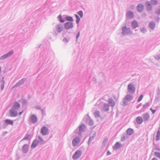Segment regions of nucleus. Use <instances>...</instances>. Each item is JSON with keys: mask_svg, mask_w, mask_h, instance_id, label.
<instances>
[{"mask_svg": "<svg viewBox=\"0 0 160 160\" xmlns=\"http://www.w3.org/2000/svg\"><path fill=\"white\" fill-rule=\"evenodd\" d=\"M157 150H159L160 149H157Z\"/></svg>", "mask_w": 160, "mask_h": 160, "instance_id": "864d4df0", "label": "nucleus"}, {"mask_svg": "<svg viewBox=\"0 0 160 160\" xmlns=\"http://www.w3.org/2000/svg\"><path fill=\"white\" fill-rule=\"evenodd\" d=\"M150 110L152 111V113H154L155 112H156V110H153L152 108H150Z\"/></svg>", "mask_w": 160, "mask_h": 160, "instance_id": "4c0bfd02", "label": "nucleus"}, {"mask_svg": "<svg viewBox=\"0 0 160 160\" xmlns=\"http://www.w3.org/2000/svg\"><path fill=\"white\" fill-rule=\"evenodd\" d=\"M23 82V80H21L20 81V82Z\"/></svg>", "mask_w": 160, "mask_h": 160, "instance_id": "603ef678", "label": "nucleus"}, {"mask_svg": "<svg viewBox=\"0 0 160 160\" xmlns=\"http://www.w3.org/2000/svg\"><path fill=\"white\" fill-rule=\"evenodd\" d=\"M2 86L1 88V89L2 90L3 89V88H4V85H3V84H4V82H2Z\"/></svg>", "mask_w": 160, "mask_h": 160, "instance_id": "ea45409f", "label": "nucleus"}, {"mask_svg": "<svg viewBox=\"0 0 160 160\" xmlns=\"http://www.w3.org/2000/svg\"><path fill=\"white\" fill-rule=\"evenodd\" d=\"M128 90L129 92L134 93L135 91V89L132 85L129 84L128 86Z\"/></svg>", "mask_w": 160, "mask_h": 160, "instance_id": "39448f33", "label": "nucleus"}, {"mask_svg": "<svg viewBox=\"0 0 160 160\" xmlns=\"http://www.w3.org/2000/svg\"><path fill=\"white\" fill-rule=\"evenodd\" d=\"M5 122L7 125L10 124L11 125H12L13 123L12 120L9 119H6L5 121Z\"/></svg>", "mask_w": 160, "mask_h": 160, "instance_id": "f3484780", "label": "nucleus"}, {"mask_svg": "<svg viewBox=\"0 0 160 160\" xmlns=\"http://www.w3.org/2000/svg\"><path fill=\"white\" fill-rule=\"evenodd\" d=\"M110 154L111 153L109 151L108 152H107V154L108 155H110Z\"/></svg>", "mask_w": 160, "mask_h": 160, "instance_id": "de8ad7c7", "label": "nucleus"}, {"mask_svg": "<svg viewBox=\"0 0 160 160\" xmlns=\"http://www.w3.org/2000/svg\"><path fill=\"white\" fill-rule=\"evenodd\" d=\"M13 51L11 50L6 54H7V55H8V56H10L13 53Z\"/></svg>", "mask_w": 160, "mask_h": 160, "instance_id": "c9c22d12", "label": "nucleus"}, {"mask_svg": "<svg viewBox=\"0 0 160 160\" xmlns=\"http://www.w3.org/2000/svg\"><path fill=\"white\" fill-rule=\"evenodd\" d=\"M151 2L153 5H156L157 4V0H151Z\"/></svg>", "mask_w": 160, "mask_h": 160, "instance_id": "bb28decb", "label": "nucleus"}, {"mask_svg": "<svg viewBox=\"0 0 160 160\" xmlns=\"http://www.w3.org/2000/svg\"><path fill=\"white\" fill-rule=\"evenodd\" d=\"M152 160H158L156 158H153Z\"/></svg>", "mask_w": 160, "mask_h": 160, "instance_id": "09e8293b", "label": "nucleus"}, {"mask_svg": "<svg viewBox=\"0 0 160 160\" xmlns=\"http://www.w3.org/2000/svg\"><path fill=\"white\" fill-rule=\"evenodd\" d=\"M121 146V145L119 142H117L115 144L113 148L115 149H118L120 148Z\"/></svg>", "mask_w": 160, "mask_h": 160, "instance_id": "aec40b11", "label": "nucleus"}, {"mask_svg": "<svg viewBox=\"0 0 160 160\" xmlns=\"http://www.w3.org/2000/svg\"><path fill=\"white\" fill-rule=\"evenodd\" d=\"M125 136H123L121 138V141H124L125 140Z\"/></svg>", "mask_w": 160, "mask_h": 160, "instance_id": "58836bf2", "label": "nucleus"}, {"mask_svg": "<svg viewBox=\"0 0 160 160\" xmlns=\"http://www.w3.org/2000/svg\"><path fill=\"white\" fill-rule=\"evenodd\" d=\"M58 18L59 19V21L60 22H63L65 21V20H63L62 18V16L61 15H59L58 16Z\"/></svg>", "mask_w": 160, "mask_h": 160, "instance_id": "c756f323", "label": "nucleus"}, {"mask_svg": "<svg viewBox=\"0 0 160 160\" xmlns=\"http://www.w3.org/2000/svg\"><path fill=\"white\" fill-rule=\"evenodd\" d=\"M143 118L144 121H147L149 119V116L148 114L145 113L143 115Z\"/></svg>", "mask_w": 160, "mask_h": 160, "instance_id": "6ab92c4d", "label": "nucleus"}, {"mask_svg": "<svg viewBox=\"0 0 160 160\" xmlns=\"http://www.w3.org/2000/svg\"><path fill=\"white\" fill-rule=\"evenodd\" d=\"M80 20V19H77V21H76V22L77 23H78V22H79Z\"/></svg>", "mask_w": 160, "mask_h": 160, "instance_id": "49530a36", "label": "nucleus"}, {"mask_svg": "<svg viewBox=\"0 0 160 160\" xmlns=\"http://www.w3.org/2000/svg\"><path fill=\"white\" fill-rule=\"evenodd\" d=\"M63 41L65 42H68V40L67 39L65 38L63 39Z\"/></svg>", "mask_w": 160, "mask_h": 160, "instance_id": "c03bdc74", "label": "nucleus"}, {"mask_svg": "<svg viewBox=\"0 0 160 160\" xmlns=\"http://www.w3.org/2000/svg\"><path fill=\"white\" fill-rule=\"evenodd\" d=\"M20 105L19 103L18 102H16L13 105V109H17L20 108Z\"/></svg>", "mask_w": 160, "mask_h": 160, "instance_id": "2eb2a0df", "label": "nucleus"}, {"mask_svg": "<svg viewBox=\"0 0 160 160\" xmlns=\"http://www.w3.org/2000/svg\"><path fill=\"white\" fill-rule=\"evenodd\" d=\"M127 16L130 18H132L133 17V13L132 12H129L127 13Z\"/></svg>", "mask_w": 160, "mask_h": 160, "instance_id": "4be33fe9", "label": "nucleus"}, {"mask_svg": "<svg viewBox=\"0 0 160 160\" xmlns=\"http://www.w3.org/2000/svg\"><path fill=\"white\" fill-rule=\"evenodd\" d=\"M154 154L158 157L160 158V153L158 152H155Z\"/></svg>", "mask_w": 160, "mask_h": 160, "instance_id": "7c9ffc66", "label": "nucleus"}, {"mask_svg": "<svg viewBox=\"0 0 160 160\" xmlns=\"http://www.w3.org/2000/svg\"><path fill=\"white\" fill-rule=\"evenodd\" d=\"M30 119L31 121L33 123H35L37 121V118L34 115H32Z\"/></svg>", "mask_w": 160, "mask_h": 160, "instance_id": "f8f14e48", "label": "nucleus"}, {"mask_svg": "<svg viewBox=\"0 0 160 160\" xmlns=\"http://www.w3.org/2000/svg\"><path fill=\"white\" fill-rule=\"evenodd\" d=\"M133 133V130L131 128H128L127 130V134L129 135H132Z\"/></svg>", "mask_w": 160, "mask_h": 160, "instance_id": "dca6fc26", "label": "nucleus"}, {"mask_svg": "<svg viewBox=\"0 0 160 160\" xmlns=\"http://www.w3.org/2000/svg\"><path fill=\"white\" fill-rule=\"evenodd\" d=\"M48 132V129L46 127L44 126L41 129V132L43 135H46L47 134Z\"/></svg>", "mask_w": 160, "mask_h": 160, "instance_id": "423d86ee", "label": "nucleus"}, {"mask_svg": "<svg viewBox=\"0 0 160 160\" xmlns=\"http://www.w3.org/2000/svg\"><path fill=\"white\" fill-rule=\"evenodd\" d=\"M157 140H158L159 138V137H160V132L159 131H158L157 132Z\"/></svg>", "mask_w": 160, "mask_h": 160, "instance_id": "cd10ccee", "label": "nucleus"}, {"mask_svg": "<svg viewBox=\"0 0 160 160\" xmlns=\"http://www.w3.org/2000/svg\"><path fill=\"white\" fill-rule=\"evenodd\" d=\"M95 134L94 133H93V136H92V137H91V136H90V139H89V140H92L93 139V138L94 137H95Z\"/></svg>", "mask_w": 160, "mask_h": 160, "instance_id": "e433bc0d", "label": "nucleus"}, {"mask_svg": "<svg viewBox=\"0 0 160 160\" xmlns=\"http://www.w3.org/2000/svg\"><path fill=\"white\" fill-rule=\"evenodd\" d=\"M109 106L108 104H105L103 106V109L104 111H107L109 110Z\"/></svg>", "mask_w": 160, "mask_h": 160, "instance_id": "412c9836", "label": "nucleus"}, {"mask_svg": "<svg viewBox=\"0 0 160 160\" xmlns=\"http://www.w3.org/2000/svg\"><path fill=\"white\" fill-rule=\"evenodd\" d=\"M157 13H158V14H159V13H158V12H157Z\"/></svg>", "mask_w": 160, "mask_h": 160, "instance_id": "5fc2aeb1", "label": "nucleus"}, {"mask_svg": "<svg viewBox=\"0 0 160 160\" xmlns=\"http://www.w3.org/2000/svg\"><path fill=\"white\" fill-rule=\"evenodd\" d=\"M66 19L67 21H73V19L72 17L70 16H68L66 17Z\"/></svg>", "mask_w": 160, "mask_h": 160, "instance_id": "393cba45", "label": "nucleus"}, {"mask_svg": "<svg viewBox=\"0 0 160 160\" xmlns=\"http://www.w3.org/2000/svg\"><path fill=\"white\" fill-rule=\"evenodd\" d=\"M108 103L112 107H113L115 105V102L112 98H109L108 100Z\"/></svg>", "mask_w": 160, "mask_h": 160, "instance_id": "9d476101", "label": "nucleus"}, {"mask_svg": "<svg viewBox=\"0 0 160 160\" xmlns=\"http://www.w3.org/2000/svg\"><path fill=\"white\" fill-rule=\"evenodd\" d=\"M136 121L137 122L138 124H141L143 121L142 118L140 117H138L136 118Z\"/></svg>", "mask_w": 160, "mask_h": 160, "instance_id": "4468645a", "label": "nucleus"}, {"mask_svg": "<svg viewBox=\"0 0 160 160\" xmlns=\"http://www.w3.org/2000/svg\"><path fill=\"white\" fill-rule=\"evenodd\" d=\"M122 33L123 34H126L129 33L130 32L129 28H127L125 26L124 27L122 28Z\"/></svg>", "mask_w": 160, "mask_h": 160, "instance_id": "0eeeda50", "label": "nucleus"}, {"mask_svg": "<svg viewBox=\"0 0 160 160\" xmlns=\"http://www.w3.org/2000/svg\"><path fill=\"white\" fill-rule=\"evenodd\" d=\"M141 32L143 33L145 32L146 31V29L144 28H141Z\"/></svg>", "mask_w": 160, "mask_h": 160, "instance_id": "f704fd0d", "label": "nucleus"}, {"mask_svg": "<svg viewBox=\"0 0 160 160\" xmlns=\"http://www.w3.org/2000/svg\"><path fill=\"white\" fill-rule=\"evenodd\" d=\"M73 24L72 22H68L64 24V28L66 29H69L72 28Z\"/></svg>", "mask_w": 160, "mask_h": 160, "instance_id": "7ed1b4c3", "label": "nucleus"}, {"mask_svg": "<svg viewBox=\"0 0 160 160\" xmlns=\"http://www.w3.org/2000/svg\"><path fill=\"white\" fill-rule=\"evenodd\" d=\"M22 112H23V111H22V112H20L19 113V115H21V114H22Z\"/></svg>", "mask_w": 160, "mask_h": 160, "instance_id": "8fccbe9b", "label": "nucleus"}, {"mask_svg": "<svg viewBox=\"0 0 160 160\" xmlns=\"http://www.w3.org/2000/svg\"><path fill=\"white\" fill-rule=\"evenodd\" d=\"M137 10L138 12H141L143 10V6L142 4H139L137 7Z\"/></svg>", "mask_w": 160, "mask_h": 160, "instance_id": "1a4fd4ad", "label": "nucleus"}, {"mask_svg": "<svg viewBox=\"0 0 160 160\" xmlns=\"http://www.w3.org/2000/svg\"><path fill=\"white\" fill-rule=\"evenodd\" d=\"M10 116L11 117H15L17 115V112L16 110L13 108L11 109L9 111Z\"/></svg>", "mask_w": 160, "mask_h": 160, "instance_id": "20e7f679", "label": "nucleus"}, {"mask_svg": "<svg viewBox=\"0 0 160 160\" xmlns=\"http://www.w3.org/2000/svg\"><path fill=\"white\" fill-rule=\"evenodd\" d=\"M132 26L133 28H135L137 27L138 26V23L135 20L133 21L132 22Z\"/></svg>", "mask_w": 160, "mask_h": 160, "instance_id": "9b49d317", "label": "nucleus"}, {"mask_svg": "<svg viewBox=\"0 0 160 160\" xmlns=\"http://www.w3.org/2000/svg\"><path fill=\"white\" fill-rule=\"evenodd\" d=\"M8 55H7V54H6L5 55L2 56V57H1L0 58V59L2 60V59H4L6 58H7V57H8Z\"/></svg>", "mask_w": 160, "mask_h": 160, "instance_id": "a878e982", "label": "nucleus"}, {"mask_svg": "<svg viewBox=\"0 0 160 160\" xmlns=\"http://www.w3.org/2000/svg\"><path fill=\"white\" fill-rule=\"evenodd\" d=\"M29 137V135H28V136H27V137H25V138L23 139V140H24V139L28 140V139Z\"/></svg>", "mask_w": 160, "mask_h": 160, "instance_id": "a19ab883", "label": "nucleus"}, {"mask_svg": "<svg viewBox=\"0 0 160 160\" xmlns=\"http://www.w3.org/2000/svg\"><path fill=\"white\" fill-rule=\"evenodd\" d=\"M28 146L27 144H25L22 148L23 152L24 153L27 152L28 150Z\"/></svg>", "mask_w": 160, "mask_h": 160, "instance_id": "ddd939ff", "label": "nucleus"}, {"mask_svg": "<svg viewBox=\"0 0 160 160\" xmlns=\"http://www.w3.org/2000/svg\"><path fill=\"white\" fill-rule=\"evenodd\" d=\"M78 14L80 16L81 18H82L83 16V13L81 11H80L78 12Z\"/></svg>", "mask_w": 160, "mask_h": 160, "instance_id": "473e14b6", "label": "nucleus"}, {"mask_svg": "<svg viewBox=\"0 0 160 160\" xmlns=\"http://www.w3.org/2000/svg\"><path fill=\"white\" fill-rule=\"evenodd\" d=\"M143 97V95H141L138 99V102H140L142 100Z\"/></svg>", "mask_w": 160, "mask_h": 160, "instance_id": "72a5a7b5", "label": "nucleus"}, {"mask_svg": "<svg viewBox=\"0 0 160 160\" xmlns=\"http://www.w3.org/2000/svg\"><path fill=\"white\" fill-rule=\"evenodd\" d=\"M149 25L150 28L152 29H153L155 27V24L154 22H150Z\"/></svg>", "mask_w": 160, "mask_h": 160, "instance_id": "5701e85b", "label": "nucleus"}, {"mask_svg": "<svg viewBox=\"0 0 160 160\" xmlns=\"http://www.w3.org/2000/svg\"><path fill=\"white\" fill-rule=\"evenodd\" d=\"M100 112L98 111H96L94 113L95 116L96 117H98L100 116Z\"/></svg>", "mask_w": 160, "mask_h": 160, "instance_id": "b1692460", "label": "nucleus"}, {"mask_svg": "<svg viewBox=\"0 0 160 160\" xmlns=\"http://www.w3.org/2000/svg\"><path fill=\"white\" fill-rule=\"evenodd\" d=\"M56 29L58 32H60L63 30V26L62 25H58Z\"/></svg>", "mask_w": 160, "mask_h": 160, "instance_id": "6e6552de", "label": "nucleus"}, {"mask_svg": "<svg viewBox=\"0 0 160 160\" xmlns=\"http://www.w3.org/2000/svg\"><path fill=\"white\" fill-rule=\"evenodd\" d=\"M81 154V152L79 150H77L72 156L73 159L76 160L78 158Z\"/></svg>", "mask_w": 160, "mask_h": 160, "instance_id": "f03ea898", "label": "nucleus"}, {"mask_svg": "<svg viewBox=\"0 0 160 160\" xmlns=\"http://www.w3.org/2000/svg\"><path fill=\"white\" fill-rule=\"evenodd\" d=\"M39 139H40V140H42V139L41 138H40V137H39Z\"/></svg>", "mask_w": 160, "mask_h": 160, "instance_id": "3c124183", "label": "nucleus"}, {"mask_svg": "<svg viewBox=\"0 0 160 160\" xmlns=\"http://www.w3.org/2000/svg\"><path fill=\"white\" fill-rule=\"evenodd\" d=\"M38 141L36 140H35L33 142L32 145V148H34L38 144Z\"/></svg>", "mask_w": 160, "mask_h": 160, "instance_id": "a211bd4d", "label": "nucleus"}, {"mask_svg": "<svg viewBox=\"0 0 160 160\" xmlns=\"http://www.w3.org/2000/svg\"><path fill=\"white\" fill-rule=\"evenodd\" d=\"M79 35H80V32H79L78 33V36H77V39L79 37Z\"/></svg>", "mask_w": 160, "mask_h": 160, "instance_id": "a18cd8bd", "label": "nucleus"}, {"mask_svg": "<svg viewBox=\"0 0 160 160\" xmlns=\"http://www.w3.org/2000/svg\"><path fill=\"white\" fill-rule=\"evenodd\" d=\"M85 126L83 125H82L80 126L79 130L80 132H81L84 128Z\"/></svg>", "mask_w": 160, "mask_h": 160, "instance_id": "c85d7f7f", "label": "nucleus"}, {"mask_svg": "<svg viewBox=\"0 0 160 160\" xmlns=\"http://www.w3.org/2000/svg\"><path fill=\"white\" fill-rule=\"evenodd\" d=\"M80 142V139L78 137L74 138L72 141V144L73 146H77Z\"/></svg>", "mask_w": 160, "mask_h": 160, "instance_id": "f257e3e1", "label": "nucleus"}, {"mask_svg": "<svg viewBox=\"0 0 160 160\" xmlns=\"http://www.w3.org/2000/svg\"><path fill=\"white\" fill-rule=\"evenodd\" d=\"M147 6H150L151 5L150 3L149 2H147Z\"/></svg>", "mask_w": 160, "mask_h": 160, "instance_id": "79ce46f5", "label": "nucleus"}, {"mask_svg": "<svg viewBox=\"0 0 160 160\" xmlns=\"http://www.w3.org/2000/svg\"><path fill=\"white\" fill-rule=\"evenodd\" d=\"M75 16L77 18V19H80L79 18V17H78V16L77 15V14H75Z\"/></svg>", "mask_w": 160, "mask_h": 160, "instance_id": "37998d69", "label": "nucleus"}, {"mask_svg": "<svg viewBox=\"0 0 160 160\" xmlns=\"http://www.w3.org/2000/svg\"><path fill=\"white\" fill-rule=\"evenodd\" d=\"M125 99L126 100H130L131 99V97L130 95H127L125 97Z\"/></svg>", "mask_w": 160, "mask_h": 160, "instance_id": "2f4dec72", "label": "nucleus"}, {"mask_svg": "<svg viewBox=\"0 0 160 160\" xmlns=\"http://www.w3.org/2000/svg\"><path fill=\"white\" fill-rule=\"evenodd\" d=\"M157 13H158V14H159V13H158V12H157Z\"/></svg>", "mask_w": 160, "mask_h": 160, "instance_id": "6e6d98bb", "label": "nucleus"}]
</instances>
